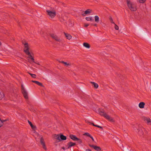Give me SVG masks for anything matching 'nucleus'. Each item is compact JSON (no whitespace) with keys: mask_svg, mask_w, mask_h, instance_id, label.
<instances>
[{"mask_svg":"<svg viewBox=\"0 0 151 151\" xmlns=\"http://www.w3.org/2000/svg\"><path fill=\"white\" fill-rule=\"evenodd\" d=\"M70 138L74 141H77L78 140V138L74 135L71 134L70 135Z\"/></svg>","mask_w":151,"mask_h":151,"instance_id":"11","label":"nucleus"},{"mask_svg":"<svg viewBox=\"0 0 151 151\" xmlns=\"http://www.w3.org/2000/svg\"><path fill=\"white\" fill-rule=\"evenodd\" d=\"M23 44L24 45V51L25 53H27L28 54H29V45L27 43H23Z\"/></svg>","mask_w":151,"mask_h":151,"instance_id":"5","label":"nucleus"},{"mask_svg":"<svg viewBox=\"0 0 151 151\" xmlns=\"http://www.w3.org/2000/svg\"><path fill=\"white\" fill-rule=\"evenodd\" d=\"M28 73L30 75H31V77H32V78H36V76L35 74H32L29 73Z\"/></svg>","mask_w":151,"mask_h":151,"instance_id":"26","label":"nucleus"},{"mask_svg":"<svg viewBox=\"0 0 151 151\" xmlns=\"http://www.w3.org/2000/svg\"><path fill=\"white\" fill-rule=\"evenodd\" d=\"M88 123H89L90 124H91L93 125V126H96V125H94V124L93 123H90L89 122H88Z\"/></svg>","mask_w":151,"mask_h":151,"instance_id":"41","label":"nucleus"},{"mask_svg":"<svg viewBox=\"0 0 151 151\" xmlns=\"http://www.w3.org/2000/svg\"><path fill=\"white\" fill-rule=\"evenodd\" d=\"M89 26V24H84V26L86 27H87Z\"/></svg>","mask_w":151,"mask_h":151,"instance_id":"39","label":"nucleus"},{"mask_svg":"<svg viewBox=\"0 0 151 151\" xmlns=\"http://www.w3.org/2000/svg\"><path fill=\"white\" fill-rule=\"evenodd\" d=\"M55 137L56 139L58 140L59 141L65 140L67 138L63 134H61L60 136H59L58 134L55 135Z\"/></svg>","mask_w":151,"mask_h":151,"instance_id":"4","label":"nucleus"},{"mask_svg":"<svg viewBox=\"0 0 151 151\" xmlns=\"http://www.w3.org/2000/svg\"><path fill=\"white\" fill-rule=\"evenodd\" d=\"M91 10L90 9H88L86 11H85L84 12V14H82V15L84 16L86 14H89L91 13Z\"/></svg>","mask_w":151,"mask_h":151,"instance_id":"13","label":"nucleus"},{"mask_svg":"<svg viewBox=\"0 0 151 151\" xmlns=\"http://www.w3.org/2000/svg\"><path fill=\"white\" fill-rule=\"evenodd\" d=\"M139 2L140 3H144L145 1L146 0H138Z\"/></svg>","mask_w":151,"mask_h":151,"instance_id":"28","label":"nucleus"},{"mask_svg":"<svg viewBox=\"0 0 151 151\" xmlns=\"http://www.w3.org/2000/svg\"><path fill=\"white\" fill-rule=\"evenodd\" d=\"M86 19L87 21H90L91 22L93 21V20L92 19L91 17H86Z\"/></svg>","mask_w":151,"mask_h":151,"instance_id":"22","label":"nucleus"},{"mask_svg":"<svg viewBox=\"0 0 151 151\" xmlns=\"http://www.w3.org/2000/svg\"><path fill=\"white\" fill-rule=\"evenodd\" d=\"M47 14L51 19L53 18L56 15L55 11L53 9L47 10Z\"/></svg>","mask_w":151,"mask_h":151,"instance_id":"2","label":"nucleus"},{"mask_svg":"<svg viewBox=\"0 0 151 151\" xmlns=\"http://www.w3.org/2000/svg\"><path fill=\"white\" fill-rule=\"evenodd\" d=\"M84 47L87 48H89L90 47V45L87 42H84L83 44Z\"/></svg>","mask_w":151,"mask_h":151,"instance_id":"19","label":"nucleus"},{"mask_svg":"<svg viewBox=\"0 0 151 151\" xmlns=\"http://www.w3.org/2000/svg\"><path fill=\"white\" fill-rule=\"evenodd\" d=\"M6 121V120L2 121L0 118V127H1L3 125V122Z\"/></svg>","mask_w":151,"mask_h":151,"instance_id":"24","label":"nucleus"},{"mask_svg":"<svg viewBox=\"0 0 151 151\" xmlns=\"http://www.w3.org/2000/svg\"><path fill=\"white\" fill-rule=\"evenodd\" d=\"M40 142L41 144V145H42L43 148L45 150H46L47 148L46 147L45 144V142H44V140L43 139V138L42 137H41L40 138Z\"/></svg>","mask_w":151,"mask_h":151,"instance_id":"9","label":"nucleus"},{"mask_svg":"<svg viewBox=\"0 0 151 151\" xmlns=\"http://www.w3.org/2000/svg\"><path fill=\"white\" fill-rule=\"evenodd\" d=\"M21 90L22 93L25 99H28V93L26 89L24 88L23 84H22L21 86Z\"/></svg>","mask_w":151,"mask_h":151,"instance_id":"3","label":"nucleus"},{"mask_svg":"<svg viewBox=\"0 0 151 151\" xmlns=\"http://www.w3.org/2000/svg\"><path fill=\"white\" fill-rule=\"evenodd\" d=\"M104 117L109 122H114L115 120L112 117H111L107 114L104 113Z\"/></svg>","mask_w":151,"mask_h":151,"instance_id":"6","label":"nucleus"},{"mask_svg":"<svg viewBox=\"0 0 151 151\" xmlns=\"http://www.w3.org/2000/svg\"><path fill=\"white\" fill-rule=\"evenodd\" d=\"M76 145V143H73L72 142H70L67 144V145L68 146L67 149H69L72 146H74Z\"/></svg>","mask_w":151,"mask_h":151,"instance_id":"12","label":"nucleus"},{"mask_svg":"<svg viewBox=\"0 0 151 151\" xmlns=\"http://www.w3.org/2000/svg\"><path fill=\"white\" fill-rule=\"evenodd\" d=\"M90 83L93 85V86L95 88H97L98 87V85L95 82H91Z\"/></svg>","mask_w":151,"mask_h":151,"instance_id":"18","label":"nucleus"},{"mask_svg":"<svg viewBox=\"0 0 151 151\" xmlns=\"http://www.w3.org/2000/svg\"><path fill=\"white\" fill-rule=\"evenodd\" d=\"M110 21L111 23H113L114 24L115 23L113 22V20L111 18H110Z\"/></svg>","mask_w":151,"mask_h":151,"instance_id":"32","label":"nucleus"},{"mask_svg":"<svg viewBox=\"0 0 151 151\" xmlns=\"http://www.w3.org/2000/svg\"><path fill=\"white\" fill-rule=\"evenodd\" d=\"M95 127H98L99 128H100L103 129V127H101L99 126V125H96V126H95Z\"/></svg>","mask_w":151,"mask_h":151,"instance_id":"38","label":"nucleus"},{"mask_svg":"<svg viewBox=\"0 0 151 151\" xmlns=\"http://www.w3.org/2000/svg\"><path fill=\"white\" fill-rule=\"evenodd\" d=\"M114 28L116 30H118L119 28V27L117 25L115 24H114Z\"/></svg>","mask_w":151,"mask_h":151,"instance_id":"30","label":"nucleus"},{"mask_svg":"<svg viewBox=\"0 0 151 151\" xmlns=\"http://www.w3.org/2000/svg\"><path fill=\"white\" fill-rule=\"evenodd\" d=\"M139 134L141 135V134H142L143 133L140 130L139 132Z\"/></svg>","mask_w":151,"mask_h":151,"instance_id":"37","label":"nucleus"},{"mask_svg":"<svg viewBox=\"0 0 151 151\" xmlns=\"http://www.w3.org/2000/svg\"><path fill=\"white\" fill-rule=\"evenodd\" d=\"M89 146L91 147H93L95 150H96L100 151L101 150V149L99 147L91 145H89Z\"/></svg>","mask_w":151,"mask_h":151,"instance_id":"10","label":"nucleus"},{"mask_svg":"<svg viewBox=\"0 0 151 151\" xmlns=\"http://www.w3.org/2000/svg\"><path fill=\"white\" fill-rule=\"evenodd\" d=\"M28 123L30 125V126H31V127H32V129H34L35 128V126H33L32 122L29 121V120H28Z\"/></svg>","mask_w":151,"mask_h":151,"instance_id":"23","label":"nucleus"},{"mask_svg":"<svg viewBox=\"0 0 151 151\" xmlns=\"http://www.w3.org/2000/svg\"><path fill=\"white\" fill-rule=\"evenodd\" d=\"M127 6L129 9L131 11L135 12L137 10L136 4L131 0H126Z\"/></svg>","mask_w":151,"mask_h":151,"instance_id":"1","label":"nucleus"},{"mask_svg":"<svg viewBox=\"0 0 151 151\" xmlns=\"http://www.w3.org/2000/svg\"><path fill=\"white\" fill-rule=\"evenodd\" d=\"M26 54L29 56L28 57V58H30V59H31L32 57V55H31L30 53V52H29V54H28L27 53H26Z\"/></svg>","mask_w":151,"mask_h":151,"instance_id":"29","label":"nucleus"},{"mask_svg":"<svg viewBox=\"0 0 151 151\" xmlns=\"http://www.w3.org/2000/svg\"><path fill=\"white\" fill-rule=\"evenodd\" d=\"M86 151H92L89 149H87L86 150Z\"/></svg>","mask_w":151,"mask_h":151,"instance_id":"42","label":"nucleus"},{"mask_svg":"<svg viewBox=\"0 0 151 151\" xmlns=\"http://www.w3.org/2000/svg\"><path fill=\"white\" fill-rule=\"evenodd\" d=\"M145 104L144 102H141L139 104V106L140 109H143L144 108Z\"/></svg>","mask_w":151,"mask_h":151,"instance_id":"16","label":"nucleus"},{"mask_svg":"<svg viewBox=\"0 0 151 151\" xmlns=\"http://www.w3.org/2000/svg\"><path fill=\"white\" fill-rule=\"evenodd\" d=\"M77 141H78V142L79 143H81L82 142L81 140V139H79V138H78V140Z\"/></svg>","mask_w":151,"mask_h":151,"instance_id":"36","label":"nucleus"},{"mask_svg":"<svg viewBox=\"0 0 151 151\" xmlns=\"http://www.w3.org/2000/svg\"><path fill=\"white\" fill-rule=\"evenodd\" d=\"M1 42L0 41V46L1 45Z\"/></svg>","mask_w":151,"mask_h":151,"instance_id":"46","label":"nucleus"},{"mask_svg":"<svg viewBox=\"0 0 151 151\" xmlns=\"http://www.w3.org/2000/svg\"><path fill=\"white\" fill-rule=\"evenodd\" d=\"M110 21L111 23H113L114 24L115 23L113 22V20L111 18H110Z\"/></svg>","mask_w":151,"mask_h":151,"instance_id":"33","label":"nucleus"},{"mask_svg":"<svg viewBox=\"0 0 151 151\" xmlns=\"http://www.w3.org/2000/svg\"><path fill=\"white\" fill-rule=\"evenodd\" d=\"M60 19H62V20L61 19V22H63L64 21H66V19H67V17L66 16H62L61 18Z\"/></svg>","mask_w":151,"mask_h":151,"instance_id":"21","label":"nucleus"},{"mask_svg":"<svg viewBox=\"0 0 151 151\" xmlns=\"http://www.w3.org/2000/svg\"><path fill=\"white\" fill-rule=\"evenodd\" d=\"M32 81L33 83H34L36 84L37 85L39 86H40L42 87H43V86L42 83L40 82L37 81Z\"/></svg>","mask_w":151,"mask_h":151,"instance_id":"17","label":"nucleus"},{"mask_svg":"<svg viewBox=\"0 0 151 151\" xmlns=\"http://www.w3.org/2000/svg\"><path fill=\"white\" fill-rule=\"evenodd\" d=\"M64 34L65 36V37L67 38V39L70 40L72 36L71 35L68 33H66L65 32H64Z\"/></svg>","mask_w":151,"mask_h":151,"instance_id":"15","label":"nucleus"},{"mask_svg":"<svg viewBox=\"0 0 151 151\" xmlns=\"http://www.w3.org/2000/svg\"><path fill=\"white\" fill-rule=\"evenodd\" d=\"M110 21L111 23H113L114 24L115 23L113 22V20L111 18H110Z\"/></svg>","mask_w":151,"mask_h":151,"instance_id":"34","label":"nucleus"},{"mask_svg":"<svg viewBox=\"0 0 151 151\" xmlns=\"http://www.w3.org/2000/svg\"><path fill=\"white\" fill-rule=\"evenodd\" d=\"M60 63H62L64 65L67 67H68V66L70 65V64L69 63H67L66 62H65L64 61H61L60 62Z\"/></svg>","mask_w":151,"mask_h":151,"instance_id":"20","label":"nucleus"},{"mask_svg":"<svg viewBox=\"0 0 151 151\" xmlns=\"http://www.w3.org/2000/svg\"><path fill=\"white\" fill-rule=\"evenodd\" d=\"M94 26H96V24H94L93 25Z\"/></svg>","mask_w":151,"mask_h":151,"instance_id":"45","label":"nucleus"},{"mask_svg":"<svg viewBox=\"0 0 151 151\" xmlns=\"http://www.w3.org/2000/svg\"><path fill=\"white\" fill-rule=\"evenodd\" d=\"M4 96V95L3 93H0V99H1Z\"/></svg>","mask_w":151,"mask_h":151,"instance_id":"27","label":"nucleus"},{"mask_svg":"<svg viewBox=\"0 0 151 151\" xmlns=\"http://www.w3.org/2000/svg\"><path fill=\"white\" fill-rule=\"evenodd\" d=\"M85 135H86L88 137H90L91 136V135L88 133H85L84 134Z\"/></svg>","mask_w":151,"mask_h":151,"instance_id":"31","label":"nucleus"},{"mask_svg":"<svg viewBox=\"0 0 151 151\" xmlns=\"http://www.w3.org/2000/svg\"><path fill=\"white\" fill-rule=\"evenodd\" d=\"M62 148L64 150H65V148L64 147H62Z\"/></svg>","mask_w":151,"mask_h":151,"instance_id":"43","label":"nucleus"},{"mask_svg":"<svg viewBox=\"0 0 151 151\" xmlns=\"http://www.w3.org/2000/svg\"><path fill=\"white\" fill-rule=\"evenodd\" d=\"M95 20L96 22L98 23L99 22V17L97 16H95L94 17Z\"/></svg>","mask_w":151,"mask_h":151,"instance_id":"25","label":"nucleus"},{"mask_svg":"<svg viewBox=\"0 0 151 151\" xmlns=\"http://www.w3.org/2000/svg\"><path fill=\"white\" fill-rule=\"evenodd\" d=\"M1 54L0 53V54Z\"/></svg>","mask_w":151,"mask_h":151,"instance_id":"47","label":"nucleus"},{"mask_svg":"<svg viewBox=\"0 0 151 151\" xmlns=\"http://www.w3.org/2000/svg\"><path fill=\"white\" fill-rule=\"evenodd\" d=\"M36 64H37V65H40L39 63H37L36 62Z\"/></svg>","mask_w":151,"mask_h":151,"instance_id":"44","label":"nucleus"},{"mask_svg":"<svg viewBox=\"0 0 151 151\" xmlns=\"http://www.w3.org/2000/svg\"><path fill=\"white\" fill-rule=\"evenodd\" d=\"M51 36L54 40L58 42L60 41V39L59 37H58L56 35L54 34H51Z\"/></svg>","mask_w":151,"mask_h":151,"instance_id":"7","label":"nucleus"},{"mask_svg":"<svg viewBox=\"0 0 151 151\" xmlns=\"http://www.w3.org/2000/svg\"><path fill=\"white\" fill-rule=\"evenodd\" d=\"M98 112L100 115H104V111L103 109H99L98 110Z\"/></svg>","mask_w":151,"mask_h":151,"instance_id":"14","label":"nucleus"},{"mask_svg":"<svg viewBox=\"0 0 151 151\" xmlns=\"http://www.w3.org/2000/svg\"><path fill=\"white\" fill-rule=\"evenodd\" d=\"M144 120L149 125H151V119L150 118L144 117L143 118Z\"/></svg>","mask_w":151,"mask_h":151,"instance_id":"8","label":"nucleus"},{"mask_svg":"<svg viewBox=\"0 0 151 151\" xmlns=\"http://www.w3.org/2000/svg\"><path fill=\"white\" fill-rule=\"evenodd\" d=\"M31 60H32V61L34 63H36V62H35V59L34 58L32 57V58L31 59Z\"/></svg>","mask_w":151,"mask_h":151,"instance_id":"35","label":"nucleus"},{"mask_svg":"<svg viewBox=\"0 0 151 151\" xmlns=\"http://www.w3.org/2000/svg\"><path fill=\"white\" fill-rule=\"evenodd\" d=\"M90 137L92 139V141H94V139L93 138V137L91 136Z\"/></svg>","mask_w":151,"mask_h":151,"instance_id":"40","label":"nucleus"}]
</instances>
